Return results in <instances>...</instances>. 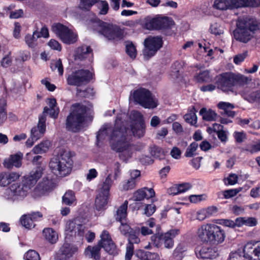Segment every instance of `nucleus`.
Segmentation results:
<instances>
[{"label":"nucleus","mask_w":260,"mask_h":260,"mask_svg":"<svg viewBox=\"0 0 260 260\" xmlns=\"http://www.w3.org/2000/svg\"><path fill=\"white\" fill-rule=\"evenodd\" d=\"M120 223L121 225L119 226V230L121 233L123 235H128L133 229L125 222H120Z\"/></svg>","instance_id":"obj_57"},{"label":"nucleus","mask_w":260,"mask_h":260,"mask_svg":"<svg viewBox=\"0 0 260 260\" xmlns=\"http://www.w3.org/2000/svg\"><path fill=\"white\" fill-rule=\"evenodd\" d=\"M208 218L204 208L201 209L196 212V219L199 221H203Z\"/></svg>","instance_id":"obj_64"},{"label":"nucleus","mask_w":260,"mask_h":260,"mask_svg":"<svg viewBox=\"0 0 260 260\" xmlns=\"http://www.w3.org/2000/svg\"><path fill=\"white\" fill-rule=\"evenodd\" d=\"M242 96L250 103H257L260 104V90L249 91L247 90L240 92Z\"/></svg>","instance_id":"obj_32"},{"label":"nucleus","mask_w":260,"mask_h":260,"mask_svg":"<svg viewBox=\"0 0 260 260\" xmlns=\"http://www.w3.org/2000/svg\"><path fill=\"white\" fill-rule=\"evenodd\" d=\"M30 58V53L28 51H21L19 52L18 59L22 61H25Z\"/></svg>","instance_id":"obj_63"},{"label":"nucleus","mask_w":260,"mask_h":260,"mask_svg":"<svg viewBox=\"0 0 260 260\" xmlns=\"http://www.w3.org/2000/svg\"><path fill=\"white\" fill-rule=\"evenodd\" d=\"M212 223H205L201 225L197 230V236L199 241L208 244Z\"/></svg>","instance_id":"obj_22"},{"label":"nucleus","mask_w":260,"mask_h":260,"mask_svg":"<svg viewBox=\"0 0 260 260\" xmlns=\"http://www.w3.org/2000/svg\"><path fill=\"white\" fill-rule=\"evenodd\" d=\"M150 153L154 157L159 159H161L164 156V151L162 149L155 146L151 148Z\"/></svg>","instance_id":"obj_52"},{"label":"nucleus","mask_w":260,"mask_h":260,"mask_svg":"<svg viewBox=\"0 0 260 260\" xmlns=\"http://www.w3.org/2000/svg\"><path fill=\"white\" fill-rule=\"evenodd\" d=\"M145 48L143 50L144 59L148 60L154 56L162 46V40L159 37H150L144 41Z\"/></svg>","instance_id":"obj_14"},{"label":"nucleus","mask_w":260,"mask_h":260,"mask_svg":"<svg viewBox=\"0 0 260 260\" xmlns=\"http://www.w3.org/2000/svg\"><path fill=\"white\" fill-rule=\"evenodd\" d=\"M127 205V201H125V202L117 208L114 215V218L116 221L120 222L126 221Z\"/></svg>","instance_id":"obj_30"},{"label":"nucleus","mask_w":260,"mask_h":260,"mask_svg":"<svg viewBox=\"0 0 260 260\" xmlns=\"http://www.w3.org/2000/svg\"><path fill=\"white\" fill-rule=\"evenodd\" d=\"M234 222L235 223V227H239L243 225L253 226L256 224L255 220L252 218L246 219L243 217H238L236 219L235 221H234Z\"/></svg>","instance_id":"obj_38"},{"label":"nucleus","mask_w":260,"mask_h":260,"mask_svg":"<svg viewBox=\"0 0 260 260\" xmlns=\"http://www.w3.org/2000/svg\"><path fill=\"white\" fill-rule=\"evenodd\" d=\"M155 196L154 190L152 188L144 187L138 189L134 193L133 200L135 201H141L145 198L149 199Z\"/></svg>","instance_id":"obj_25"},{"label":"nucleus","mask_w":260,"mask_h":260,"mask_svg":"<svg viewBox=\"0 0 260 260\" xmlns=\"http://www.w3.org/2000/svg\"><path fill=\"white\" fill-rule=\"evenodd\" d=\"M7 172L0 173V186H6L9 184Z\"/></svg>","instance_id":"obj_60"},{"label":"nucleus","mask_w":260,"mask_h":260,"mask_svg":"<svg viewBox=\"0 0 260 260\" xmlns=\"http://www.w3.org/2000/svg\"><path fill=\"white\" fill-rule=\"evenodd\" d=\"M76 251L68 243L64 244L55 255V258L58 260H66L72 256L73 253Z\"/></svg>","instance_id":"obj_23"},{"label":"nucleus","mask_w":260,"mask_h":260,"mask_svg":"<svg viewBox=\"0 0 260 260\" xmlns=\"http://www.w3.org/2000/svg\"><path fill=\"white\" fill-rule=\"evenodd\" d=\"M92 77V74L88 70H78L69 75L68 83L71 85L80 86L88 82Z\"/></svg>","instance_id":"obj_16"},{"label":"nucleus","mask_w":260,"mask_h":260,"mask_svg":"<svg viewBox=\"0 0 260 260\" xmlns=\"http://www.w3.org/2000/svg\"><path fill=\"white\" fill-rule=\"evenodd\" d=\"M134 243L128 242L126 245L125 260H131L134 253Z\"/></svg>","instance_id":"obj_56"},{"label":"nucleus","mask_w":260,"mask_h":260,"mask_svg":"<svg viewBox=\"0 0 260 260\" xmlns=\"http://www.w3.org/2000/svg\"><path fill=\"white\" fill-rule=\"evenodd\" d=\"M173 25L171 18L166 17H147L145 19V26L147 29H164L170 28Z\"/></svg>","instance_id":"obj_12"},{"label":"nucleus","mask_w":260,"mask_h":260,"mask_svg":"<svg viewBox=\"0 0 260 260\" xmlns=\"http://www.w3.org/2000/svg\"><path fill=\"white\" fill-rule=\"evenodd\" d=\"M186 250L187 247L185 244L180 243L178 244L173 252V258L181 259L184 257V252Z\"/></svg>","instance_id":"obj_36"},{"label":"nucleus","mask_w":260,"mask_h":260,"mask_svg":"<svg viewBox=\"0 0 260 260\" xmlns=\"http://www.w3.org/2000/svg\"><path fill=\"white\" fill-rule=\"evenodd\" d=\"M52 186L51 180L47 178H44L35 188L34 194L36 196H41L51 190Z\"/></svg>","instance_id":"obj_24"},{"label":"nucleus","mask_w":260,"mask_h":260,"mask_svg":"<svg viewBox=\"0 0 260 260\" xmlns=\"http://www.w3.org/2000/svg\"><path fill=\"white\" fill-rule=\"evenodd\" d=\"M251 81L250 78L241 74L225 72L217 76L216 85L224 92L237 94L236 88L247 85Z\"/></svg>","instance_id":"obj_3"},{"label":"nucleus","mask_w":260,"mask_h":260,"mask_svg":"<svg viewBox=\"0 0 260 260\" xmlns=\"http://www.w3.org/2000/svg\"><path fill=\"white\" fill-rule=\"evenodd\" d=\"M96 4H97L98 8L100 10L99 14L100 15H106L108 13L109 5L107 2L98 0V2Z\"/></svg>","instance_id":"obj_45"},{"label":"nucleus","mask_w":260,"mask_h":260,"mask_svg":"<svg viewBox=\"0 0 260 260\" xmlns=\"http://www.w3.org/2000/svg\"><path fill=\"white\" fill-rule=\"evenodd\" d=\"M140 230L138 228L133 229L128 235V242L138 244L140 242V240L138 237Z\"/></svg>","instance_id":"obj_42"},{"label":"nucleus","mask_w":260,"mask_h":260,"mask_svg":"<svg viewBox=\"0 0 260 260\" xmlns=\"http://www.w3.org/2000/svg\"><path fill=\"white\" fill-rule=\"evenodd\" d=\"M242 150L250 154H254L260 151V140L257 141L254 143L246 145L242 148Z\"/></svg>","instance_id":"obj_37"},{"label":"nucleus","mask_w":260,"mask_h":260,"mask_svg":"<svg viewBox=\"0 0 260 260\" xmlns=\"http://www.w3.org/2000/svg\"><path fill=\"white\" fill-rule=\"evenodd\" d=\"M90 56H92V50L89 46L82 45L78 47L76 51V58L82 60Z\"/></svg>","instance_id":"obj_31"},{"label":"nucleus","mask_w":260,"mask_h":260,"mask_svg":"<svg viewBox=\"0 0 260 260\" xmlns=\"http://www.w3.org/2000/svg\"><path fill=\"white\" fill-rule=\"evenodd\" d=\"M137 255L141 260H159L160 257L158 253L150 252L143 250H139Z\"/></svg>","instance_id":"obj_34"},{"label":"nucleus","mask_w":260,"mask_h":260,"mask_svg":"<svg viewBox=\"0 0 260 260\" xmlns=\"http://www.w3.org/2000/svg\"><path fill=\"white\" fill-rule=\"evenodd\" d=\"M136 181L128 179L122 186L124 190H128L134 188L136 186Z\"/></svg>","instance_id":"obj_61"},{"label":"nucleus","mask_w":260,"mask_h":260,"mask_svg":"<svg viewBox=\"0 0 260 260\" xmlns=\"http://www.w3.org/2000/svg\"><path fill=\"white\" fill-rule=\"evenodd\" d=\"M197 81L200 82H208L210 80L209 73L208 71H204L201 72L195 76Z\"/></svg>","instance_id":"obj_53"},{"label":"nucleus","mask_w":260,"mask_h":260,"mask_svg":"<svg viewBox=\"0 0 260 260\" xmlns=\"http://www.w3.org/2000/svg\"><path fill=\"white\" fill-rule=\"evenodd\" d=\"M243 256L250 259L252 255L260 260V241H250L247 242L243 249Z\"/></svg>","instance_id":"obj_19"},{"label":"nucleus","mask_w":260,"mask_h":260,"mask_svg":"<svg viewBox=\"0 0 260 260\" xmlns=\"http://www.w3.org/2000/svg\"><path fill=\"white\" fill-rule=\"evenodd\" d=\"M100 238L101 240L97 245L89 246L85 249L84 253L86 256L93 258L95 260H99L102 247L110 254L114 255L117 253L116 246L107 231H103L100 235Z\"/></svg>","instance_id":"obj_5"},{"label":"nucleus","mask_w":260,"mask_h":260,"mask_svg":"<svg viewBox=\"0 0 260 260\" xmlns=\"http://www.w3.org/2000/svg\"><path fill=\"white\" fill-rule=\"evenodd\" d=\"M200 114L202 116L203 119L206 121H214L217 117V114L211 109L207 110L203 108L200 111Z\"/></svg>","instance_id":"obj_35"},{"label":"nucleus","mask_w":260,"mask_h":260,"mask_svg":"<svg viewBox=\"0 0 260 260\" xmlns=\"http://www.w3.org/2000/svg\"><path fill=\"white\" fill-rule=\"evenodd\" d=\"M180 63L176 62L172 66V69L170 73L171 78L173 79H178L180 76Z\"/></svg>","instance_id":"obj_44"},{"label":"nucleus","mask_w":260,"mask_h":260,"mask_svg":"<svg viewBox=\"0 0 260 260\" xmlns=\"http://www.w3.org/2000/svg\"><path fill=\"white\" fill-rule=\"evenodd\" d=\"M52 30L64 44L70 45L77 41V33L64 25L60 23L54 24Z\"/></svg>","instance_id":"obj_11"},{"label":"nucleus","mask_w":260,"mask_h":260,"mask_svg":"<svg viewBox=\"0 0 260 260\" xmlns=\"http://www.w3.org/2000/svg\"><path fill=\"white\" fill-rule=\"evenodd\" d=\"M63 203L68 205H71L76 202L75 194L73 191L69 190L62 197Z\"/></svg>","instance_id":"obj_40"},{"label":"nucleus","mask_w":260,"mask_h":260,"mask_svg":"<svg viewBox=\"0 0 260 260\" xmlns=\"http://www.w3.org/2000/svg\"><path fill=\"white\" fill-rule=\"evenodd\" d=\"M259 5V0H214L213 7L217 10H225L240 7H257Z\"/></svg>","instance_id":"obj_9"},{"label":"nucleus","mask_w":260,"mask_h":260,"mask_svg":"<svg viewBox=\"0 0 260 260\" xmlns=\"http://www.w3.org/2000/svg\"><path fill=\"white\" fill-rule=\"evenodd\" d=\"M131 118L133 121L131 131L134 136L138 138L143 137L145 133V125L142 115L139 112L133 111Z\"/></svg>","instance_id":"obj_17"},{"label":"nucleus","mask_w":260,"mask_h":260,"mask_svg":"<svg viewBox=\"0 0 260 260\" xmlns=\"http://www.w3.org/2000/svg\"><path fill=\"white\" fill-rule=\"evenodd\" d=\"M121 115L117 116L115 120L114 127L102 128L96 135L98 141L105 139V136L110 134V144L111 149L119 152V157L123 161L132 157L133 146L131 143V136L127 134V130L121 126Z\"/></svg>","instance_id":"obj_1"},{"label":"nucleus","mask_w":260,"mask_h":260,"mask_svg":"<svg viewBox=\"0 0 260 260\" xmlns=\"http://www.w3.org/2000/svg\"><path fill=\"white\" fill-rule=\"evenodd\" d=\"M210 30L211 33L215 35H220L223 32L220 25L217 23L212 24L210 25Z\"/></svg>","instance_id":"obj_55"},{"label":"nucleus","mask_w":260,"mask_h":260,"mask_svg":"<svg viewBox=\"0 0 260 260\" xmlns=\"http://www.w3.org/2000/svg\"><path fill=\"white\" fill-rule=\"evenodd\" d=\"M59 111V109H49L48 107H45L42 115L46 116V114H49L51 117L55 119L58 116Z\"/></svg>","instance_id":"obj_54"},{"label":"nucleus","mask_w":260,"mask_h":260,"mask_svg":"<svg viewBox=\"0 0 260 260\" xmlns=\"http://www.w3.org/2000/svg\"><path fill=\"white\" fill-rule=\"evenodd\" d=\"M21 224L26 229H31L35 226L32 218L28 215H23L20 219Z\"/></svg>","instance_id":"obj_46"},{"label":"nucleus","mask_w":260,"mask_h":260,"mask_svg":"<svg viewBox=\"0 0 260 260\" xmlns=\"http://www.w3.org/2000/svg\"><path fill=\"white\" fill-rule=\"evenodd\" d=\"M241 188H238L235 189H231L224 190L222 192V194L224 198L228 199L231 198L236 196L240 191H241Z\"/></svg>","instance_id":"obj_48"},{"label":"nucleus","mask_w":260,"mask_h":260,"mask_svg":"<svg viewBox=\"0 0 260 260\" xmlns=\"http://www.w3.org/2000/svg\"><path fill=\"white\" fill-rule=\"evenodd\" d=\"M22 157L23 154L21 152L11 155L9 158L5 159L4 166L8 169L12 168L13 166L19 168L22 165Z\"/></svg>","instance_id":"obj_26"},{"label":"nucleus","mask_w":260,"mask_h":260,"mask_svg":"<svg viewBox=\"0 0 260 260\" xmlns=\"http://www.w3.org/2000/svg\"><path fill=\"white\" fill-rule=\"evenodd\" d=\"M185 121L192 125H194L197 123V116L194 108L189 111L184 116Z\"/></svg>","instance_id":"obj_39"},{"label":"nucleus","mask_w":260,"mask_h":260,"mask_svg":"<svg viewBox=\"0 0 260 260\" xmlns=\"http://www.w3.org/2000/svg\"><path fill=\"white\" fill-rule=\"evenodd\" d=\"M25 260H40L39 254L34 250H29L24 254Z\"/></svg>","instance_id":"obj_50"},{"label":"nucleus","mask_w":260,"mask_h":260,"mask_svg":"<svg viewBox=\"0 0 260 260\" xmlns=\"http://www.w3.org/2000/svg\"><path fill=\"white\" fill-rule=\"evenodd\" d=\"M43 170L41 167H38L31 171L28 174L23 176L21 184L27 192L35 185L38 180L42 177Z\"/></svg>","instance_id":"obj_18"},{"label":"nucleus","mask_w":260,"mask_h":260,"mask_svg":"<svg viewBox=\"0 0 260 260\" xmlns=\"http://www.w3.org/2000/svg\"><path fill=\"white\" fill-rule=\"evenodd\" d=\"M250 196L254 199L260 198V184H258L250 190Z\"/></svg>","instance_id":"obj_62"},{"label":"nucleus","mask_w":260,"mask_h":260,"mask_svg":"<svg viewBox=\"0 0 260 260\" xmlns=\"http://www.w3.org/2000/svg\"><path fill=\"white\" fill-rule=\"evenodd\" d=\"M162 234H157L151 236V239L153 244L156 247H160L162 244Z\"/></svg>","instance_id":"obj_51"},{"label":"nucleus","mask_w":260,"mask_h":260,"mask_svg":"<svg viewBox=\"0 0 260 260\" xmlns=\"http://www.w3.org/2000/svg\"><path fill=\"white\" fill-rule=\"evenodd\" d=\"M179 230L176 229L171 230L162 234V243L165 248L171 249L174 246L173 239L179 234Z\"/></svg>","instance_id":"obj_27"},{"label":"nucleus","mask_w":260,"mask_h":260,"mask_svg":"<svg viewBox=\"0 0 260 260\" xmlns=\"http://www.w3.org/2000/svg\"><path fill=\"white\" fill-rule=\"evenodd\" d=\"M92 18L89 21L88 26L102 34L109 40L120 39L122 36L121 29L117 25L104 22L92 14Z\"/></svg>","instance_id":"obj_7"},{"label":"nucleus","mask_w":260,"mask_h":260,"mask_svg":"<svg viewBox=\"0 0 260 260\" xmlns=\"http://www.w3.org/2000/svg\"><path fill=\"white\" fill-rule=\"evenodd\" d=\"M198 144L196 142L191 143L186 149L184 155L186 157H191L196 155Z\"/></svg>","instance_id":"obj_41"},{"label":"nucleus","mask_w":260,"mask_h":260,"mask_svg":"<svg viewBox=\"0 0 260 260\" xmlns=\"http://www.w3.org/2000/svg\"><path fill=\"white\" fill-rule=\"evenodd\" d=\"M73 164L71 152L62 150L57 156L51 158L49 166L54 175L63 177L71 173Z\"/></svg>","instance_id":"obj_4"},{"label":"nucleus","mask_w":260,"mask_h":260,"mask_svg":"<svg viewBox=\"0 0 260 260\" xmlns=\"http://www.w3.org/2000/svg\"><path fill=\"white\" fill-rule=\"evenodd\" d=\"M50 67L52 70H55L57 69L58 73L60 75H62L63 73V68L62 64V62L60 59L53 60L51 63Z\"/></svg>","instance_id":"obj_49"},{"label":"nucleus","mask_w":260,"mask_h":260,"mask_svg":"<svg viewBox=\"0 0 260 260\" xmlns=\"http://www.w3.org/2000/svg\"><path fill=\"white\" fill-rule=\"evenodd\" d=\"M237 29L234 36L236 40L246 43L253 37L255 30L258 29L257 21L248 17L239 18L237 22Z\"/></svg>","instance_id":"obj_6"},{"label":"nucleus","mask_w":260,"mask_h":260,"mask_svg":"<svg viewBox=\"0 0 260 260\" xmlns=\"http://www.w3.org/2000/svg\"><path fill=\"white\" fill-rule=\"evenodd\" d=\"M196 253L199 258L212 259L218 257L219 253L215 248L203 246L200 250L196 249Z\"/></svg>","instance_id":"obj_21"},{"label":"nucleus","mask_w":260,"mask_h":260,"mask_svg":"<svg viewBox=\"0 0 260 260\" xmlns=\"http://www.w3.org/2000/svg\"><path fill=\"white\" fill-rule=\"evenodd\" d=\"M91 121V110L81 104H75L66 120V128L68 131L76 133L83 128L88 121Z\"/></svg>","instance_id":"obj_2"},{"label":"nucleus","mask_w":260,"mask_h":260,"mask_svg":"<svg viewBox=\"0 0 260 260\" xmlns=\"http://www.w3.org/2000/svg\"><path fill=\"white\" fill-rule=\"evenodd\" d=\"M218 107L220 109L222 110L223 111L222 113H224L228 110H232L234 109V106L229 103L220 102L218 104Z\"/></svg>","instance_id":"obj_58"},{"label":"nucleus","mask_w":260,"mask_h":260,"mask_svg":"<svg viewBox=\"0 0 260 260\" xmlns=\"http://www.w3.org/2000/svg\"><path fill=\"white\" fill-rule=\"evenodd\" d=\"M215 223L223 225L229 228H235V223L233 220L230 219H219L216 220Z\"/></svg>","instance_id":"obj_59"},{"label":"nucleus","mask_w":260,"mask_h":260,"mask_svg":"<svg viewBox=\"0 0 260 260\" xmlns=\"http://www.w3.org/2000/svg\"><path fill=\"white\" fill-rule=\"evenodd\" d=\"M209 243V244L217 245L222 243L225 239V235L221 227L215 224L212 223Z\"/></svg>","instance_id":"obj_20"},{"label":"nucleus","mask_w":260,"mask_h":260,"mask_svg":"<svg viewBox=\"0 0 260 260\" xmlns=\"http://www.w3.org/2000/svg\"><path fill=\"white\" fill-rule=\"evenodd\" d=\"M39 38H40V33L36 30L33 32L32 34H26L24 40L28 48L34 49L38 46L37 41Z\"/></svg>","instance_id":"obj_29"},{"label":"nucleus","mask_w":260,"mask_h":260,"mask_svg":"<svg viewBox=\"0 0 260 260\" xmlns=\"http://www.w3.org/2000/svg\"><path fill=\"white\" fill-rule=\"evenodd\" d=\"M135 102L145 108L153 109L158 105L157 100L145 88H139L133 93Z\"/></svg>","instance_id":"obj_10"},{"label":"nucleus","mask_w":260,"mask_h":260,"mask_svg":"<svg viewBox=\"0 0 260 260\" xmlns=\"http://www.w3.org/2000/svg\"><path fill=\"white\" fill-rule=\"evenodd\" d=\"M126 52L127 55L132 59L136 58L137 50L136 47L132 42H127L125 45Z\"/></svg>","instance_id":"obj_43"},{"label":"nucleus","mask_w":260,"mask_h":260,"mask_svg":"<svg viewBox=\"0 0 260 260\" xmlns=\"http://www.w3.org/2000/svg\"><path fill=\"white\" fill-rule=\"evenodd\" d=\"M51 146V142L49 140H45L41 142L39 144L35 146L30 152L26 154V157L28 160L30 159L32 153L34 154H40L47 152Z\"/></svg>","instance_id":"obj_28"},{"label":"nucleus","mask_w":260,"mask_h":260,"mask_svg":"<svg viewBox=\"0 0 260 260\" xmlns=\"http://www.w3.org/2000/svg\"><path fill=\"white\" fill-rule=\"evenodd\" d=\"M27 193L21 183H15L5 190L4 196L8 200L14 201L23 199Z\"/></svg>","instance_id":"obj_15"},{"label":"nucleus","mask_w":260,"mask_h":260,"mask_svg":"<svg viewBox=\"0 0 260 260\" xmlns=\"http://www.w3.org/2000/svg\"><path fill=\"white\" fill-rule=\"evenodd\" d=\"M43 236L44 238L50 243H55L58 240V234L53 229L45 228L43 231Z\"/></svg>","instance_id":"obj_33"},{"label":"nucleus","mask_w":260,"mask_h":260,"mask_svg":"<svg viewBox=\"0 0 260 260\" xmlns=\"http://www.w3.org/2000/svg\"><path fill=\"white\" fill-rule=\"evenodd\" d=\"M46 117L41 115L39 117L38 125L31 129L30 137L26 141V145L28 147H31L35 142L42 138L46 132Z\"/></svg>","instance_id":"obj_13"},{"label":"nucleus","mask_w":260,"mask_h":260,"mask_svg":"<svg viewBox=\"0 0 260 260\" xmlns=\"http://www.w3.org/2000/svg\"><path fill=\"white\" fill-rule=\"evenodd\" d=\"M98 2V0H80L79 7L82 10H89Z\"/></svg>","instance_id":"obj_47"},{"label":"nucleus","mask_w":260,"mask_h":260,"mask_svg":"<svg viewBox=\"0 0 260 260\" xmlns=\"http://www.w3.org/2000/svg\"><path fill=\"white\" fill-rule=\"evenodd\" d=\"M113 183L112 174H109L98 191L95 200V207L96 210H101L105 208L110 197V189Z\"/></svg>","instance_id":"obj_8"}]
</instances>
